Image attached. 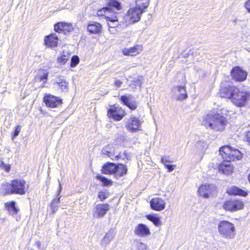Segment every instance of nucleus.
<instances>
[{"label": "nucleus", "mask_w": 250, "mask_h": 250, "mask_svg": "<svg viewBox=\"0 0 250 250\" xmlns=\"http://www.w3.org/2000/svg\"><path fill=\"white\" fill-rule=\"evenodd\" d=\"M228 123L226 118L215 110H211L205 115L202 122V125L207 128L218 132L224 131Z\"/></svg>", "instance_id": "nucleus-1"}, {"label": "nucleus", "mask_w": 250, "mask_h": 250, "mask_svg": "<svg viewBox=\"0 0 250 250\" xmlns=\"http://www.w3.org/2000/svg\"><path fill=\"white\" fill-rule=\"evenodd\" d=\"M2 188L4 191V195L18 194L22 195L25 194L27 191L28 185L24 180L16 178L12 180L10 182L3 184Z\"/></svg>", "instance_id": "nucleus-2"}, {"label": "nucleus", "mask_w": 250, "mask_h": 250, "mask_svg": "<svg viewBox=\"0 0 250 250\" xmlns=\"http://www.w3.org/2000/svg\"><path fill=\"white\" fill-rule=\"evenodd\" d=\"M114 8L117 10L121 9V3L116 0H110L108 2V7H104L98 12L99 15H103L108 21H117V12L113 11Z\"/></svg>", "instance_id": "nucleus-3"}, {"label": "nucleus", "mask_w": 250, "mask_h": 250, "mask_svg": "<svg viewBox=\"0 0 250 250\" xmlns=\"http://www.w3.org/2000/svg\"><path fill=\"white\" fill-rule=\"evenodd\" d=\"M218 230L221 236L227 239L234 238L236 230L234 225L228 221H221L218 225Z\"/></svg>", "instance_id": "nucleus-4"}, {"label": "nucleus", "mask_w": 250, "mask_h": 250, "mask_svg": "<svg viewBox=\"0 0 250 250\" xmlns=\"http://www.w3.org/2000/svg\"><path fill=\"white\" fill-rule=\"evenodd\" d=\"M220 155L224 161L230 162L235 160H240L242 157L240 151L237 149H232L229 146L221 147L220 149Z\"/></svg>", "instance_id": "nucleus-5"}, {"label": "nucleus", "mask_w": 250, "mask_h": 250, "mask_svg": "<svg viewBox=\"0 0 250 250\" xmlns=\"http://www.w3.org/2000/svg\"><path fill=\"white\" fill-rule=\"evenodd\" d=\"M250 99V92L248 91H237L233 96L232 102L238 106H244L247 102Z\"/></svg>", "instance_id": "nucleus-6"}, {"label": "nucleus", "mask_w": 250, "mask_h": 250, "mask_svg": "<svg viewBox=\"0 0 250 250\" xmlns=\"http://www.w3.org/2000/svg\"><path fill=\"white\" fill-rule=\"evenodd\" d=\"M102 152L103 155L107 156L113 160H118L120 158L124 159L126 157V154L125 152L123 154L124 156L121 155V153H119L117 155H115L116 153L115 152L114 147L112 145H108L104 146L103 148Z\"/></svg>", "instance_id": "nucleus-7"}, {"label": "nucleus", "mask_w": 250, "mask_h": 250, "mask_svg": "<svg viewBox=\"0 0 250 250\" xmlns=\"http://www.w3.org/2000/svg\"><path fill=\"white\" fill-rule=\"evenodd\" d=\"M143 12L144 11L140 7L131 8L128 11L126 19H128L130 22L134 23L140 20L141 15Z\"/></svg>", "instance_id": "nucleus-8"}, {"label": "nucleus", "mask_w": 250, "mask_h": 250, "mask_svg": "<svg viewBox=\"0 0 250 250\" xmlns=\"http://www.w3.org/2000/svg\"><path fill=\"white\" fill-rule=\"evenodd\" d=\"M216 190V187L214 185L205 184L200 187L198 191L200 195L208 198L214 194Z\"/></svg>", "instance_id": "nucleus-9"}, {"label": "nucleus", "mask_w": 250, "mask_h": 250, "mask_svg": "<svg viewBox=\"0 0 250 250\" xmlns=\"http://www.w3.org/2000/svg\"><path fill=\"white\" fill-rule=\"evenodd\" d=\"M43 102L47 106L52 108L56 107L62 104V100L60 98L49 94L44 96Z\"/></svg>", "instance_id": "nucleus-10"}, {"label": "nucleus", "mask_w": 250, "mask_h": 250, "mask_svg": "<svg viewBox=\"0 0 250 250\" xmlns=\"http://www.w3.org/2000/svg\"><path fill=\"white\" fill-rule=\"evenodd\" d=\"M125 115V111L121 107L113 106L108 111L107 115L116 121H120Z\"/></svg>", "instance_id": "nucleus-11"}, {"label": "nucleus", "mask_w": 250, "mask_h": 250, "mask_svg": "<svg viewBox=\"0 0 250 250\" xmlns=\"http://www.w3.org/2000/svg\"><path fill=\"white\" fill-rule=\"evenodd\" d=\"M141 124V121L138 118L131 116L127 119L125 126L130 131L136 132L139 130Z\"/></svg>", "instance_id": "nucleus-12"}, {"label": "nucleus", "mask_w": 250, "mask_h": 250, "mask_svg": "<svg viewBox=\"0 0 250 250\" xmlns=\"http://www.w3.org/2000/svg\"><path fill=\"white\" fill-rule=\"evenodd\" d=\"M244 205L241 201L237 200H230L226 201L224 204V208L230 211H236L243 208Z\"/></svg>", "instance_id": "nucleus-13"}, {"label": "nucleus", "mask_w": 250, "mask_h": 250, "mask_svg": "<svg viewBox=\"0 0 250 250\" xmlns=\"http://www.w3.org/2000/svg\"><path fill=\"white\" fill-rule=\"evenodd\" d=\"M132 95L128 94L121 96L120 99L124 105L127 106L131 110H134L136 109L137 104L135 100L132 101Z\"/></svg>", "instance_id": "nucleus-14"}, {"label": "nucleus", "mask_w": 250, "mask_h": 250, "mask_svg": "<svg viewBox=\"0 0 250 250\" xmlns=\"http://www.w3.org/2000/svg\"><path fill=\"white\" fill-rule=\"evenodd\" d=\"M109 209L108 204H99L96 206L94 211V217L96 218L103 217Z\"/></svg>", "instance_id": "nucleus-15"}, {"label": "nucleus", "mask_w": 250, "mask_h": 250, "mask_svg": "<svg viewBox=\"0 0 250 250\" xmlns=\"http://www.w3.org/2000/svg\"><path fill=\"white\" fill-rule=\"evenodd\" d=\"M236 91H237V88L232 85L221 87L220 91V96L232 100Z\"/></svg>", "instance_id": "nucleus-16"}, {"label": "nucleus", "mask_w": 250, "mask_h": 250, "mask_svg": "<svg viewBox=\"0 0 250 250\" xmlns=\"http://www.w3.org/2000/svg\"><path fill=\"white\" fill-rule=\"evenodd\" d=\"M134 232L135 235L142 237H145L150 234V231L148 227L142 223L139 224L136 226Z\"/></svg>", "instance_id": "nucleus-17"}, {"label": "nucleus", "mask_w": 250, "mask_h": 250, "mask_svg": "<svg viewBox=\"0 0 250 250\" xmlns=\"http://www.w3.org/2000/svg\"><path fill=\"white\" fill-rule=\"evenodd\" d=\"M231 76L236 81L242 82L246 79L247 74L239 67L236 66L232 69Z\"/></svg>", "instance_id": "nucleus-18"}, {"label": "nucleus", "mask_w": 250, "mask_h": 250, "mask_svg": "<svg viewBox=\"0 0 250 250\" xmlns=\"http://www.w3.org/2000/svg\"><path fill=\"white\" fill-rule=\"evenodd\" d=\"M151 208L156 211H161L165 208L166 202L160 198H153L150 202Z\"/></svg>", "instance_id": "nucleus-19"}, {"label": "nucleus", "mask_w": 250, "mask_h": 250, "mask_svg": "<svg viewBox=\"0 0 250 250\" xmlns=\"http://www.w3.org/2000/svg\"><path fill=\"white\" fill-rule=\"evenodd\" d=\"M143 50L141 45L137 44L133 47L125 48L122 50V53L125 56H133L141 53Z\"/></svg>", "instance_id": "nucleus-20"}, {"label": "nucleus", "mask_w": 250, "mask_h": 250, "mask_svg": "<svg viewBox=\"0 0 250 250\" xmlns=\"http://www.w3.org/2000/svg\"><path fill=\"white\" fill-rule=\"evenodd\" d=\"M54 84L62 92H66L69 90L68 83L62 77L58 78L54 82Z\"/></svg>", "instance_id": "nucleus-21"}, {"label": "nucleus", "mask_w": 250, "mask_h": 250, "mask_svg": "<svg viewBox=\"0 0 250 250\" xmlns=\"http://www.w3.org/2000/svg\"><path fill=\"white\" fill-rule=\"evenodd\" d=\"M58 38L55 34H52L46 36L44 39V43L48 47H55L58 45Z\"/></svg>", "instance_id": "nucleus-22"}, {"label": "nucleus", "mask_w": 250, "mask_h": 250, "mask_svg": "<svg viewBox=\"0 0 250 250\" xmlns=\"http://www.w3.org/2000/svg\"><path fill=\"white\" fill-rule=\"evenodd\" d=\"M116 169V164L113 163L107 162L102 167V172L104 174H115Z\"/></svg>", "instance_id": "nucleus-23"}, {"label": "nucleus", "mask_w": 250, "mask_h": 250, "mask_svg": "<svg viewBox=\"0 0 250 250\" xmlns=\"http://www.w3.org/2000/svg\"><path fill=\"white\" fill-rule=\"evenodd\" d=\"M127 171L126 166L122 164L116 165V169L115 172V176L117 179H119L124 175L126 174Z\"/></svg>", "instance_id": "nucleus-24"}, {"label": "nucleus", "mask_w": 250, "mask_h": 250, "mask_svg": "<svg viewBox=\"0 0 250 250\" xmlns=\"http://www.w3.org/2000/svg\"><path fill=\"white\" fill-rule=\"evenodd\" d=\"M116 231L114 229H111L106 233L102 240V245L105 246L108 245L115 237Z\"/></svg>", "instance_id": "nucleus-25"}, {"label": "nucleus", "mask_w": 250, "mask_h": 250, "mask_svg": "<svg viewBox=\"0 0 250 250\" xmlns=\"http://www.w3.org/2000/svg\"><path fill=\"white\" fill-rule=\"evenodd\" d=\"M172 91L174 92L176 91L179 93V95L177 97V100H182L185 99L187 97V94L185 86H176L173 88Z\"/></svg>", "instance_id": "nucleus-26"}, {"label": "nucleus", "mask_w": 250, "mask_h": 250, "mask_svg": "<svg viewBox=\"0 0 250 250\" xmlns=\"http://www.w3.org/2000/svg\"><path fill=\"white\" fill-rule=\"evenodd\" d=\"M6 209L8 210L10 215H13L17 214L19 209L16 207V203L15 201L6 202L4 204Z\"/></svg>", "instance_id": "nucleus-27"}, {"label": "nucleus", "mask_w": 250, "mask_h": 250, "mask_svg": "<svg viewBox=\"0 0 250 250\" xmlns=\"http://www.w3.org/2000/svg\"><path fill=\"white\" fill-rule=\"evenodd\" d=\"M87 30L91 33H99L101 30V25L99 23L93 22L88 25Z\"/></svg>", "instance_id": "nucleus-28"}, {"label": "nucleus", "mask_w": 250, "mask_h": 250, "mask_svg": "<svg viewBox=\"0 0 250 250\" xmlns=\"http://www.w3.org/2000/svg\"><path fill=\"white\" fill-rule=\"evenodd\" d=\"M219 170L225 175H230L233 172V167L230 164H221L219 166Z\"/></svg>", "instance_id": "nucleus-29"}, {"label": "nucleus", "mask_w": 250, "mask_h": 250, "mask_svg": "<svg viewBox=\"0 0 250 250\" xmlns=\"http://www.w3.org/2000/svg\"><path fill=\"white\" fill-rule=\"evenodd\" d=\"M143 83L142 77L134 78L131 81V83L129 84V86L131 88L133 91H135L137 86L140 87Z\"/></svg>", "instance_id": "nucleus-30"}, {"label": "nucleus", "mask_w": 250, "mask_h": 250, "mask_svg": "<svg viewBox=\"0 0 250 250\" xmlns=\"http://www.w3.org/2000/svg\"><path fill=\"white\" fill-rule=\"evenodd\" d=\"M229 194L238 195L243 197L246 196L248 194L246 191L236 187L231 188L229 191Z\"/></svg>", "instance_id": "nucleus-31"}, {"label": "nucleus", "mask_w": 250, "mask_h": 250, "mask_svg": "<svg viewBox=\"0 0 250 250\" xmlns=\"http://www.w3.org/2000/svg\"><path fill=\"white\" fill-rule=\"evenodd\" d=\"M69 57L70 54L68 53L65 54L63 51V54L61 55V56L58 58L57 62L60 65H63L65 64L66 62L68 61Z\"/></svg>", "instance_id": "nucleus-32"}, {"label": "nucleus", "mask_w": 250, "mask_h": 250, "mask_svg": "<svg viewBox=\"0 0 250 250\" xmlns=\"http://www.w3.org/2000/svg\"><path fill=\"white\" fill-rule=\"evenodd\" d=\"M146 218L148 220L152 222L153 223V224L157 227L159 226L161 224V221L160 220V218L157 216H154L153 215L149 214L146 216Z\"/></svg>", "instance_id": "nucleus-33"}, {"label": "nucleus", "mask_w": 250, "mask_h": 250, "mask_svg": "<svg viewBox=\"0 0 250 250\" xmlns=\"http://www.w3.org/2000/svg\"><path fill=\"white\" fill-rule=\"evenodd\" d=\"M98 180H100L103 184L104 186H108L112 185V181L111 180H109L104 176L100 175H98L96 176Z\"/></svg>", "instance_id": "nucleus-34"}, {"label": "nucleus", "mask_w": 250, "mask_h": 250, "mask_svg": "<svg viewBox=\"0 0 250 250\" xmlns=\"http://www.w3.org/2000/svg\"><path fill=\"white\" fill-rule=\"evenodd\" d=\"M42 74H39V79L41 82L45 83L47 82L49 73L44 70H42Z\"/></svg>", "instance_id": "nucleus-35"}, {"label": "nucleus", "mask_w": 250, "mask_h": 250, "mask_svg": "<svg viewBox=\"0 0 250 250\" xmlns=\"http://www.w3.org/2000/svg\"><path fill=\"white\" fill-rule=\"evenodd\" d=\"M60 198L61 197H59L57 199H54L51 203V207L53 212H55L56 210H57V208L58 207L59 204L60 203Z\"/></svg>", "instance_id": "nucleus-36"}, {"label": "nucleus", "mask_w": 250, "mask_h": 250, "mask_svg": "<svg viewBox=\"0 0 250 250\" xmlns=\"http://www.w3.org/2000/svg\"><path fill=\"white\" fill-rule=\"evenodd\" d=\"M62 24V28L63 30V31L66 32H71L72 29V24L70 23H66L63 22H61Z\"/></svg>", "instance_id": "nucleus-37"}, {"label": "nucleus", "mask_w": 250, "mask_h": 250, "mask_svg": "<svg viewBox=\"0 0 250 250\" xmlns=\"http://www.w3.org/2000/svg\"><path fill=\"white\" fill-rule=\"evenodd\" d=\"M80 60L78 56H73L71 59L70 66L71 67H75L79 62Z\"/></svg>", "instance_id": "nucleus-38"}, {"label": "nucleus", "mask_w": 250, "mask_h": 250, "mask_svg": "<svg viewBox=\"0 0 250 250\" xmlns=\"http://www.w3.org/2000/svg\"><path fill=\"white\" fill-rule=\"evenodd\" d=\"M161 162L164 165H166L167 163H171L173 162V161L170 158V157L168 155H164L161 157Z\"/></svg>", "instance_id": "nucleus-39"}, {"label": "nucleus", "mask_w": 250, "mask_h": 250, "mask_svg": "<svg viewBox=\"0 0 250 250\" xmlns=\"http://www.w3.org/2000/svg\"><path fill=\"white\" fill-rule=\"evenodd\" d=\"M108 196V194L106 191L102 190L99 192L98 198L101 201H104V199L107 198Z\"/></svg>", "instance_id": "nucleus-40"}, {"label": "nucleus", "mask_w": 250, "mask_h": 250, "mask_svg": "<svg viewBox=\"0 0 250 250\" xmlns=\"http://www.w3.org/2000/svg\"><path fill=\"white\" fill-rule=\"evenodd\" d=\"M136 247V250H148L147 246L142 242H137Z\"/></svg>", "instance_id": "nucleus-41"}, {"label": "nucleus", "mask_w": 250, "mask_h": 250, "mask_svg": "<svg viewBox=\"0 0 250 250\" xmlns=\"http://www.w3.org/2000/svg\"><path fill=\"white\" fill-rule=\"evenodd\" d=\"M62 24L61 22H58L54 25V30L56 32L58 33H61L62 31H63L62 29Z\"/></svg>", "instance_id": "nucleus-42"}, {"label": "nucleus", "mask_w": 250, "mask_h": 250, "mask_svg": "<svg viewBox=\"0 0 250 250\" xmlns=\"http://www.w3.org/2000/svg\"><path fill=\"white\" fill-rule=\"evenodd\" d=\"M21 129V126L20 125H17L15 129V131L13 134L12 139L19 135Z\"/></svg>", "instance_id": "nucleus-43"}, {"label": "nucleus", "mask_w": 250, "mask_h": 250, "mask_svg": "<svg viewBox=\"0 0 250 250\" xmlns=\"http://www.w3.org/2000/svg\"><path fill=\"white\" fill-rule=\"evenodd\" d=\"M110 21V22L108 23V28H115V27L118 26L119 25L118 19H117V21Z\"/></svg>", "instance_id": "nucleus-44"}, {"label": "nucleus", "mask_w": 250, "mask_h": 250, "mask_svg": "<svg viewBox=\"0 0 250 250\" xmlns=\"http://www.w3.org/2000/svg\"><path fill=\"white\" fill-rule=\"evenodd\" d=\"M176 167V166L175 165H168V164L165 165V167L167 169V171L168 172H171L172 170H173L175 169Z\"/></svg>", "instance_id": "nucleus-45"}, {"label": "nucleus", "mask_w": 250, "mask_h": 250, "mask_svg": "<svg viewBox=\"0 0 250 250\" xmlns=\"http://www.w3.org/2000/svg\"><path fill=\"white\" fill-rule=\"evenodd\" d=\"M11 166L10 165H6L4 164L2 167H1V168L4 169L6 171L9 172L10 170Z\"/></svg>", "instance_id": "nucleus-46"}, {"label": "nucleus", "mask_w": 250, "mask_h": 250, "mask_svg": "<svg viewBox=\"0 0 250 250\" xmlns=\"http://www.w3.org/2000/svg\"><path fill=\"white\" fill-rule=\"evenodd\" d=\"M245 6L248 12H250V0H248L246 3Z\"/></svg>", "instance_id": "nucleus-47"}, {"label": "nucleus", "mask_w": 250, "mask_h": 250, "mask_svg": "<svg viewBox=\"0 0 250 250\" xmlns=\"http://www.w3.org/2000/svg\"><path fill=\"white\" fill-rule=\"evenodd\" d=\"M122 84V82L120 80H116L115 82V85L117 87H120Z\"/></svg>", "instance_id": "nucleus-48"}, {"label": "nucleus", "mask_w": 250, "mask_h": 250, "mask_svg": "<svg viewBox=\"0 0 250 250\" xmlns=\"http://www.w3.org/2000/svg\"><path fill=\"white\" fill-rule=\"evenodd\" d=\"M246 139H247V141L249 142L250 144V131H248L247 133V135H246Z\"/></svg>", "instance_id": "nucleus-49"}, {"label": "nucleus", "mask_w": 250, "mask_h": 250, "mask_svg": "<svg viewBox=\"0 0 250 250\" xmlns=\"http://www.w3.org/2000/svg\"><path fill=\"white\" fill-rule=\"evenodd\" d=\"M58 181H59V189L58 190V194H59L62 190V186L61 185V183H60V182L59 181V180H58Z\"/></svg>", "instance_id": "nucleus-50"}, {"label": "nucleus", "mask_w": 250, "mask_h": 250, "mask_svg": "<svg viewBox=\"0 0 250 250\" xmlns=\"http://www.w3.org/2000/svg\"><path fill=\"white\" fill-rule=\"evenodd\" d=\"M109 28V31L112 33V34H113L114 33L115 31V28Z\"/></svg>", "instance_id": "nucleus-51"}, {"label": "nucleus", "mask_w": 250, "mask_h": 250, "mask_svg": "<svg viewBox=\"0 0 250 250\" xmlns=\"http://www.w3.org/2000/svg\"><path fill=\"white\" fill-rule=\"evenodd\" d=\"M4 163L0 159V167L1 168V167L4 165Z\"/></svg>", "instance_id": "nucleus-52"}, {"label": "nucleus", "mask_w": 250, "mask_h": 250, "mask_svg": "<svg viewBox=\"0 0 250 250\" xmlns=\"http://www.w3.org/2000/svg\"><path fill=\"white\" fill-rule=\"evenodd\" d=\"M148 3L146 2L145 5L143 6V8L144 9L146 8L148 6Z\"/></svg>", "instance_id": "nucleus-53"}, {"label": "nucleus", "mask_w": 250, "mask_h": 250, "mask_svg": "<svg viewBox=\"0 0 250 250\" xmlns=\"http://www.w3.org/2000/svg\"><path fill=\"white\" fill-rule=\"evenodd\" d=\"M246 50H247L248 52H250V47H249V48H246Z\"/></svg>", "instance_id": "nucleus-54"}, {"label": "nucleus", "mask_w": 250, "mask_h": 250, "mask_svg": "<svg viewBox=\"0 0 250 250\" xmlns=\"http://www.w3.org/2000/svg\"><path fill=\"white\" fill-rule=\"evenodd\" d=\"M248 179H249V182H250V174H249V175L248 176Z\"/></svg>", "instance_id": "nucleus-55"}]
</instances>
